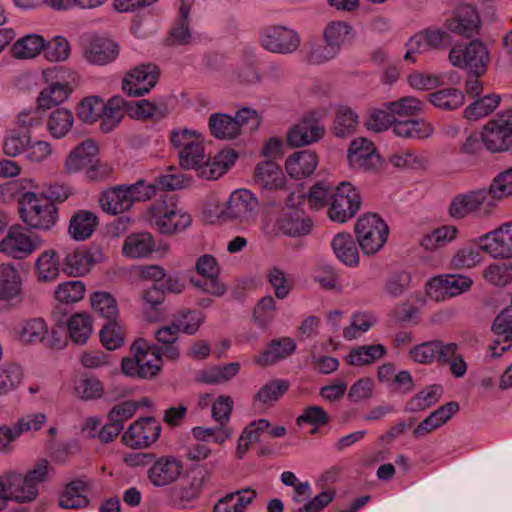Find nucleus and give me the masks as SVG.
Segmentation results:
<instances>
[{"label":"nucleus","mask_w":512,"mask_h":512,"mask_svg":"<svg viewBox=\"0 0 512 512\" xmlns=\"http://www.w3.org/2000/svg\"><path fill=\"white\" fill-rule=\"evenodd\" d=\"M98 226V217L87 210H79L70 219L69 234L77 241H83L92 236Z\"/></svg>","instance_id":"72a5a7b5"},{"label":"nucleus","mask_w":512,"mask_h":512,"mask_svg":"<svg viewBox=\"0 0 512 512\" xmlns=\"http://www.w3.org/2000/svg\"><path fill=\"white\" fill-rule=\"evenodd\" d=\"M323 135V125L318 120L308 117L290 130L288 142L291 146L300 147L318 141Z\"/></svg>","instance_id":"a878e982"},{"label":"nucleus","mask_w":512,"mask_h":512,"mask_svg":"<svg viewBox=\"0 0 512 512\" xmlns=\"http://www.w3.org/2000/svg\"><path fill=\"white\" fill-rule=\"evenodd\" d=\"M19 213L27 226L42 231L52 229L58 220V209L54 203L34 192H26L21 196Z\"/></svg>","instance_id":"7ed1b4c3"},{"label":"nucleus","mask_w":512,"mask_h":512,"mask_svg":"<svg viewBox=\"0 0 512 512\" xmlns=\"http://www.w3.org/2000/svg\"><path fill=\"white\" fill-rule=\"evenodd\" d=\"M492 330L497 338L488 347L485 361L498 359L512 345V304L494 319Z\"/></svg>","instance_id":"f3484780"},{"label":"nucleus","mask_w":512,"mask_h":512,"mask_svg":"<svg viewBox=\"0 0 512 512\" xmlns=\"http://www.w3.org/2000/svg\"><path fill=\"white\" fill-rule=\"evenodd\" d=\"M23 369L16 363H5L0 367V396L16 390L23 381Z\"/></svg>","instance_id":"6e6d98bb"},{"label":"nucleus","mask_w":512,"mask_h":512,"mask_svg":"<svg viewBox=\"0 0 512 512\" xmlns=\"http://www.w3.org/2000/svg\"><path fill=\"white\" fill-rule=\"evenodd\" d=\"M317 166L318 156L311 150L294 152L285 162L287 173L295 179H302L310 176Z\"/></svg>","instance_id":"cd10ccee"},{"label":"nucleus","mask_w":512,"mask_h":512,"mask_svg":"<svg viewBox=\"0 0 512 512\" xmlns=\"http://www.w3.org/2000/svg\"><path fill=\"white\" fill-rule=\"evenodd\" d=\"M133 357L122 360V371L127 376L153 378L162 367V358L157 348L150 347L144 339H137L131 346Z\"/></svg>","instance_id":"39448f33"},{"label":"nucleus","mask_w":512,"mask_h":512,"mask_svg":"<svg viewBox=\"0 0 512 512\" xmlns=\"http://www.w3.org/2000/svg\"><path fill=\"white\" fill-rule=\"evenodd\" d=\"M155 248L151 234L142 232L128 236L123 244V254L129 258H143L150 255Z\"/></svg>","instance_id":"ea45409f"},{"label":"nucleus","mask_w":512,"mask_h":512,"mask_svg":"<svg viewBox=\"0 0 512 512\" xmlns=\"http://www.w3.org/2000/svg\"><path fill=\"white\" fill-rule=\"evenodd\" d=\"M444 26L454 34L471 38L479 33L480 15L476 7L468 4L462 5L457 9L454 16L445 20Z\"/></svg>","instance_id":"412c9836"},{"label":"nucleus","mask_w":512,"mask_h":512,"mask_svg":"<svg viewBox=\"0 0 512 512\" xmlns=\"http://www.w3.org/2000/svg\"><path fill=\"white\" fill-rule=\"evenodd\" d=\"M289 389V383L285 380H273L266 383L256 393L254 400L265 406H272L277 402Z\"/></svg>","instance_id":"0e129e2a"},{"label":"nucleus","mask_w":512,"mask_h":512,"mask_svg":"<svg viewBox=\"0 0 512 512\" xmlns=\"http://www.w3.org/2000/svg\"><path fill=\"white\" fill-rule=\"evenodd\" d=\"M83 52L89 63L106 65L118 57L119 47L109 38L91 35L83 40Z\"/></svg>","instance_id":"6ab92c4d"},{"label":"nucleus","mask_w":512,"mask_h":512,"mask_svg":"<svg viewBox=\"0 0 512 512\" xmlns=\"http://www.w3.org/2000/svg\"><path fill=\"white\" fill-rule=\"evenodd\" d=\"M335 186L328 180L316 182L309 190L307 202L311 209L320 210L331 204L334 197Z\"/></svg>","instance_id":"3c124183"},{"label":"nucleus","mask_w":512,"mask_h":512,"mask_svg":"<svg viewBox=\"0 0 512 512\" xmlns=\"http://www.w3.org/2000/svg\"><path fill=\"white\" fill-rule=\"evenodd\" d=\"M161 425L152 418H141L131 424L123 435L124 443L135 449L147 448L160 436Z\"/></svg>","instance_id":"a211bd4d"},{"label":"nucleus","mask_w":512,"mask_h":512,"mask_svg":"<svg viewBox=\"0 0 512 512\" xmlns=\"http://www.w3.org/2000/svg\"><path fill=\"white\" fill-rule=\"evenodd\" d=\"M483 277L493 285H507L512 281V262L500 261L489 265Z\"/></svg>","instance_id":"774afa93"},{"label":"nucleus","mask_w":512,"mask_h":512,"mask_svg":"<svg viewBox=\"0 0 512 512\" xmlns=\"http://www.w3.org/2000/svg\"><path fill=\"white\" fill-rule=\"evenodd\" d=\"M271 427L267 419H258L248 424L242 431L236 448V456L242 459L249 451L252 443L258 442L263 432Z\"/></svg>","instance_id":"a19ab883"},{"label":"nucleus","mask_w":512,"mask_h":512,"mask_svg":"<svg viewBox=\"0 0 512 512\" xmlns=\"http://www.w3.org/2000/svg\"><path fill=\"white\" fill-rule=\"evenodd\" d=\"M482 144L491 152L506 151L512 146V109L482 127Z\"/></svg>","instance_id":"ddd939ff"},{"label":"nucleus","mask_w":512,"mask_h":512,"mask_svg":"<svg viewBox=\"0 0 512 512\" xmlns=\"http://www.w3.org/2000/svg\"><path fill=\"white\" fill-rule=\"evenodd\" d=\"M386 353V347L382 344L363 345L352 349L346 361L352 366L370 365L382 359Z\"/></svg>","instance_id":"37998d69"},{"label":"nucleus","mask_w":512,"mask_h":512,"mask_svg":"<svg viewBox=\"0 0 512 512\" xmlns=\"http://www.w3.org/2000/svg\"><path fill=\"white\" fill-rule=\"evenodd\" d=\"M359 123L358 114L348 106H341L338 108L335 123L334 132L338 137H346L355 132Z\"/></svg>","instance_id":"052dcab7"},{"label":"nucleus","mask_w":512,"mask_h":512,"mask_svg":"<svg viewBox=\"0 0 512 512\" xmlns=\"http://www.w3.org/2000/svg\"><path fill=\"white\" fill-rule=\"evenodd\" d=\"M460 407L458 402L451 401L433 411L426 417L414 430L416 437H422L446 424L454 415L457 414Z\"/></svg>","instance_id":"c756f323"},{"label":"nucleus","mask_w":512,"mask_h":512,"mask_svg":"<svg viewBox=\"0 0 512 512\" xmlns=\"http://www.w3.org/2000/svg\"><path fill=\"white\" fill-rule=\"evenodd\" d=\"M433 131L432 125L422 119L396 121L393 126V132L402 138L424 139L431 136Z\"/></svg>","instance_id":"c03bdc74"},{"label":"nucleus","mask_w":512,"mask_h":512,"mask_svg":"<svg viewBox=\"0 0 512 512\" xmlns=\"http://www.w3.org/2000/svg\"><path fill=\"white\" fill-rule=\"evenodd\" d=\"M98 148L92 140H87L78 145L66 158L65 168L69 173L84 170L97 156Z\"/></svg>","instance_id":"c9c22d12"},{"label":"nucleus","mask_w":512,"mask_h":512,"mask_svg":"<svg viewBox=\"0 0 512 512\" xmlns=\"http://www.w3.org/2000/svg\"><path fill=\"white\" fill-rule=\"evenodd\" d=\"M313 227L310 217L301 209L288 207L279 219L280 230L292 237L304 236L311 232Z\"/></svg>","instance_id":"393cba45"},{"label":"nucleus","mask_w":512,"mask_h":512,"mask_svg":"<svg viewBox=\"0 0 512 512\" xmlns=\"http://www.w3.org/2000/svg\"><path fill=\"white\" fill-rule=\"evenodd\" d=\"M54 82L45 87L38 96L40 109H52L63 103L78 84L77 73L68 68L59 67L47 73Z\"/></svg>","instance_id":"6e6552de"},{"label":"nucleus","mask_w":512,"mask_h":512,"mask_svg":"<svg viewBox=\"0 0 512 512\" xmlns=\"http://www.w3.org/2000/svg\"><path fill=\"white\" fill-rule=\"evenodd\" d=\"M258 200L247 189H238L231 193L222 215L242 226L251 225L257 216Z\"/></svg>","instance_id":"f8f14e48"},{"label":"nucleus","mask_w":512,"mask_h":512,"mask_svg":"<svg viewBox=\"0 0 512 512\" xmlns=\"http://www.w3.org/2000/svg\"><path fill=\"white\" fill-rule=\"evenodd\" d=\"M184 469V462L179 457L162 455L150 464L146 477L152 487L165 488L177 483Z\"/></svg>","instance_id":"9b49d317"},{"label":"nucleus","mask_w":512,"mask_h":512,"mask_svg":"<svg viewBox=\"0 0 512 512\" xmlns=\"http://www.w3.org/2000/svg\"><path fill=\"white\" fill-rule=\"evenodd\" d=\"M35 267L38 278L45 282L57 279L62 268L58 254L53 249L41 253L36 260Z\"/></svg>","instance_id":"de8ad7c7"},{"label":"nucleus","mask_w":512,"mask_h":512,"mask_svg":"<svg viewBox=\"0 0 512 512\" xmlns=\"http://www.w3.org/2000/svg\"><path fill=\"white\" fill-rule=\"evenodd\" d=\"M510 195H512V167L495 177L488 192L482 194V216L493 210L497 205V200Z\"/></svg>","instance_id":"b1692460"},{"label":"nucleus","mask_w":512,"mask_h":512,"mask_svg":"<svg viewBox=\"0 0 512 512\" xmlns=\"http://www.w3.org/2000/svg\"><path fill=\"white\" fill-rule=\"evenodd\" d=\"M377 322L376 316L369 311H357L351 316L350 326L344 328L343 337L346 340L356 339L361 333L370 330Z\"/></svg>","instance_id":"864d4df0"},{"label":"nucleus","mask_w":512,"mask_h":512,"mask_svg":"<svg viewBox=\"0 0 512 512\" xmlns=\"http://www.w3.org/2000/svg\"><path fill=\"white\" fill-rule=\"evenodd\" d=\"M355 233L363 252L370 255L377 253L384 246L389 229L378 215L365 214L357 220Z\"/></svg>","instance_id":"1a4fd4ad"},{"label":"nucleus","mask_w":512,"mask_h":512,"mask_svg":"<svg viewBox=\"0 0 512 512\" xmlns=\"http://www.w3.org/2000/svg\"><path fill=\"white\" fill-rule=\"evenodd\" d=\"M480 262V242L472 240L460 247L450 260L452 269H469Z\"/></svg>","instance_id":"a18cd8bd"},{"label":"nucleus","mask_w":512,"mask_h":512,"mask_svg":"<svg viewBox=\"0 0 512 512\" xmlns=\"http://www.w3.org/2000/svg\"><path fill=\"white\" fill-rule=\"evenodd\" d=\"M7 477V488L11 501L26 503L33 501L38 495V488L26 479L22 474L16 472L5 473Z\"/></svg>","instance_id":"2f4dec72"},{"label":"nucleus","mask_w":512,"mask_h":512,"mask_svg":"<svg viewBox=\"0 0 512 512\" xmlns=\"http://www.w3.org/2000/svg\"><path fill=\"white\" fill-rule=\"evenodd\" d=\"M99 203L102 210L111 215L128 211L133 205L126 185H119L102 192Z\"/></svg>","instance_id":"c85d7f7f"},{"label":"nucleus","mask_w":512,"mask_h":512,"mask_svg":"<svg viewBox=\"0 0 512 512\" xmlns=\"http://www.w3.org/2000/svg\"><path fill=\"white\" fill-rule=\"evenodd\" d=\"M457 233L458 229L455 226H441L424 235L420 241V245L426 251H434L456 239Z\"/></svg>","instance_id":"8fccbe9b"},{"label":"nucleus","mask_w":512,"mask_h":512,"mask_svg":"<svg viewBox=\"0 0 512 512\" xmlns=\"http://www.w3.org/2000/svg\"><path fill=\"white\" fill-rule=\"evenodd\" d=\"M238 158L231 149L222 150L211 158L205 153L204 140L194 144L190 149L179 154L181 167L199 172V176L207 180H216L230 169Z\"/></svg>","instance_id":"f257e3e1"},{"label":"nucleus","mask_w":512,"mask_h":512,"mask_svg":"<svg viewBox=\"0 0 512 512\" xmlns=\"http://www.w3.org/2000/svg\"><path fill=\"white\" fill-rule=\"evenodd\" d=\"M66 326L68 335L75 344H86L93 333V319L85 312L73 314L67 320Z\"/></svg>","instance_id":"e433bc0d"},{"label":"nucleus","mask_w":512,"mask_h":512,"mask_svg":"<svg viewBox=\"0 0 512 512\" xmlns=\"http://www.w3.org/2000/svg\"><path fill=\"white\" fill-rule=\"evenodd\" d=\"M472 283L473 281L464 275H438L427 282L426 293L432 300L443 302L468 291Z\"/></svg>","instance_id":"4468645a"},{"label":"nucleus","mask_w":512,"mask_h":512,"mask_svg":"<svg viewBox=\"0 0 512 512\" xmlns=\"http://www.w3.org/2000/svg\"><path fill=\"white\" fill-rule=\"evenodd\" d=\"M480 206V192L470 191L455 196L449 207V214L454 219H462L476 211Z\"/></svg>","instance_id":"09e8293b"},{"label":"nucleus","mask_w":512,"mask_h":512,"mask_svg":"<svg viewBox=\"0 0 512 512\" xmlns=\"http://www.w3.org/2000/svg\"><path fill=\"white\" fill-rule=\"evenodd\" d=\"M21 280L18 270L9 264L0 266V301H9L20 294Z\"/></svg>","instance_id":"79ce46f5"},{"label":"nucleus","mask_w":512,"mask_h":512,"mask_svg":"<svg viewBox=\"0 0 512 512\" xmlns=\"http://www.w3.org/2000/svg\"><path fill=\"white\" fill-rule=\"evenodd\" d=\"M159 77L156 65L141 64L130 70L123 79L122 89L129 96L139 97L150 92Z\"/></svg>","instance_id":"dca6fc26"},{"label":"nucleus","mask_w":512,"mask_h":512,"mask_svg":"<svg viewBox=\"0 0 512 512\" xmlns=\"http://www.w3.org/2000/svg\"><path fill=\"white\" fill-rule=\"evenodd\" d=\"M348 161L352 168L366 171L374 170L380 163L374 144L365 139H354L348 150Z\"/></svg>","instance_id":"5701e85b"},{"label":"nucleus","mask_w":512,"mask_h":512,"mask_svg":"<svg viewBox=\"0 0 512 512\" xmlns=\"http://www.w3.org/2000/svg\"><path fill=\"white\" fill-rule=\"evenodd\" d=\"M482 251L492 257H512V223L482 235Z\"/></svg>","instance_id":"4be33fe9"},{"label":"nucleus","mask_w":512,"mask_h":512,"mask_svg":"<svg viewBox=\"0 0 512 512\" xmlns=\"http://www.w3.org/2000/svg\"><path fill=\"white\" fill-rule=\"evenodd\" d=\"M336 257L344 265L357 267L360 262L359 251L355 240L349 233H338L331 242Z\"/></svg>","instance_id":"473e14b6"},{"label":"nucleus","mask_w":512,"mask_h":512,"mask_svg":"<svg viewBox=\"0 0 512 512\" xmlns=\"http://www.w3.org/2000/svg\"><path fill=\"white\" fill-rule=\"evenodd\" d=\"M45 40L37 34H30L17 40L12 47V52L16 58L28 59L36 57L42 50L44 51Z\"/></svg>","instance_id":"603ef678"},{"label":"nucleus","mask_w":512,"mask_h":512,"mask_svg":"<svg viewBox=\"0 0 512 512\" xmlns=\"http://www.w3.org/2000/svg\"><path fill=\"white\" fill-rule=\"evenodd\" d=\"M30 141L31 135L28 130H11L3 139V153L9 157H16L27 149Z\"/></svg>","instance_id":"4d7b16f0"},{"label":"nucleus","mask_w":512,"mask_h":512,"mask_svg":"<svg viewBox=\"0 0 512 512\" xmlns=\"http://www.w3.org/2000/svg\"><path fill=\"white\" fill-rule=\"evenodd\" d=\"M254 177L258 185L268 190L280 189L285 183V175L281 167L272 160L259 163Z\"/></svg>","instance_id":"f704fd0d"},{"label":"nucleus","mask_w":512,"mask_h":512,"mask_svg":"<svg viewBox=\"0 0 512 512\" xmlns=\"http://www.w3.org/2000/svg\"><path fill=\"white\" fill-rule=\"evenodd\" d=\"M73 122L74 117L70 110L58 108L50 114L47 127L53 137L62 138L70 131Z\"/></svg>","instance_id":"13d9d810"},{"label":"nucleus","mask_w":512,"mask_h":512,"mask_svg":"<svg viewBox=\"0 0 512 512\" xmlns=\"http://www.w3.org/2000/svg\"><path fill=\"white\" fill-rule=\"evenodd\" d=\"M42 240L31 238L20 229H11L0 241V251L15 259H24L40 248Z\"/></svg>","instance_id":"aec40b11"},{"label":"nucleus","mask_w":512,"mask_h":512,"mask_svg":"<svg viewBox=\"0 0 512 512\" xmlns=\"http://www.w3.org/2000/svg\"><path fill=\"white\" fill-rule=\"evenodd\" d=\"M91 306L95 312L107 320L117 319L119 311L116 299L108 292L96 291L91 297Z\"/></svg>","instance_id":"bf43d9fd"},{"label":"nucleus","mask_w":512,"mask_h":512,"mask_svg":"<svg viewBox=\"0 0 512 512\" xmlns=\"http://www.w3.org/2000/svg\"><path fill=\"white\" fill-rule=\"evenodd\" d=\"M296 342L290 337H281L270 342L267 349L255 357L258 365L268 366L283 360L294 353Z\"/></svg>","instance_id":"7c9ffc66"},{"label":"nucleus","mask_w":512,"mask_h":512,"mask_svg":"<svg viewBox=\"0 0 512 512\" xmlns=\"http://www.w3.org/2000/svg\"><path fill=\"white\" fill-rule=\"evenodd\" d=\"M442 394L443 387L440 384H432L410 398L405 404V411H423L438 402Z\"/></svg>","instance_id":"49530a36"},{"label":"nucleus","mask_w":512,"mask_h":512,"mask_svg":"<svg viewBox=\"0 0 512 512\" xmlns=\"http://www.w3.org/2000/svg\"><path fill=\"white\" fill-rule=\"evenodd\" d=\"M240 370L238 362H231L222 366H215L203 371L200 381L207 384L224 383L235 377Z\"/></svg>","instance_id":"680f3d73"},{"label":"nucleus","mask_w":512,"mask_h":512,"mask_svg":"<svg viewBox=\"0 0 512 512\" xmlns=\"http://www.w3.org/2000/svg\"><path fill=\"white\" fill-rule=\"evenodd\" d=\"M204 479L194 477L189 483L171 490L170 498L177 509H187L197 500L203 490Z\"/></svg>","instance_id":"4c0bfd02"},{"label":"nucleus","mask_w":512,"mask_h":512,"mask_svg":"<svg viewBox=\"0 0 512 512\" xmlns=\"http://www.w3.org/2000/svg\"><path fill=\"white\" fill-rule=\"evenodd\" d=\"M355 35L354 27L347 21L333 20L328 22L322 32L324 44L311 50L309 61L313 64H322L334 59L343 47L353 41Z\"/></svg>","instance_id":"f03ea898"},{"label":"nucleus","mask_w":512,"mask_h":512,"mask_svg":"<svg viewBox=\"0 0 512 512\" xmlns=\"http://www.w3.org/2000/svg\"><path fill=\"white\" fill-rule=\"evenodd\" d=\"M267 280L280 300L287 298L293 289V280L279 267L269 269Z\"/></svg>","instance_id":"69168bd1"},{"label":"nucleus","mask_w":512,"mask_h":512,"mask_svg":"<svg viewBox=\"0 0 512 512\" xmlns=\"http://www.w3.org/2000/svg\"><path fill=\"white\" fill-rule=\"evenodd\" d=\"M129 103L121 96H114L107 102H104L105 109L101 115V130L104 132L112 131L128 112Z\"/></svg>","instance_id":"58836bf2"},{"label":"nucleus","mask_w":512,"mask_h":512,"mask_svg":"<svg viewBox=\"0 0 512 512\" xmlns=\"http://www.w3.org/2000/svg\"><path fill=\"white\" fill-rule=\"evenodd\" d=\"M90 482L76 479L68 483L59 498V506L64 509H81L89 504L87 493Z\"/></svg>","instance_id":"bb28decb"},{"label":"nucleus","mask_w":512,"mask_h":512,"mask_svg":"<svg viewBox=\"0 0 512 512\" xmlns=\"http://www.w3.org/2000/svg\"><path fill=\"white\" fill-rule=\"evenodd\" d=\"M149 221L161 234H177L192 223L191 215L173 200L160 199L148 210Z\"/></svg>","instance_id":"20e7f679"},{"label":"nucleus","mask_w":512,"mask_h":512,"mask_svg":"<svg viewBox=\"0 0 512 512\" xmlns=\"http://www.w3.org/2000/svg\"><path fill=\"white\" fill-rule=\"evenodd\" d=\"M430 102L443 110H455L463 105L465 96L456 88H445L429 95Z\"/></svg>","instance_id":"5fc2aeb1"},{"label":"nucleus","mask_w":512,"mask_h":512,"mask_svg":"<svg viewBox=\"0 0 512 512\" xmlns=\"http://www.w3.org/2000/svg\"><path fill=\"white\" fill-rule=\"evenodd\" d=\"M260 125V118L255 110L243 108L235 117L227 114L216 113L209 118V129L212 135L218 139H234L242 128L250 131L256 130Z\"/></svg>","instance_id":"423d86ee"},{"label":"nucleus","mask_w":512,"mask_h":512,"mask_svg":"<svg viewBox=\"0 0 512 512\" xmlns=\"http://www.w3.org/2000/svg\"><path fill=\"white\" fill-rule=\"evenodd\" d=\"M361 203L358 190L351 183L342 182L334 190L328 217L333 222L345 223L357 214Z\"/></svg>","instance_id":"9d476101"},{"label":"nucleus","mask_w":512,"mask_h":512,"mask_svg":"<svg viewBox=\"0 0 512 512\" xmlns=\"http://www.w3.org/2000/svg\"><path fill=\"white\" fill-rule=\"evenodd\" d=\"M89 267L90 258L78 249L67 252L62 263L63 272L71 276H81L89 271Z\"/></svg>","instance_id":"e2e57ef3"},{"label":"nucleus","mask_w":512,"mask_h":512,"mask_svg":"<svg viewBox=\"0 0 512 512\" xmlns=\"http://www.w3.org/2000/svg\"><path fill=\"white\" fill-rule=\"evenodd\" d=\"M85 291V284L82 281L72 280L59 284L55 291V297L62 303H76L84 297Z\"/></svg>","instance_id":"338daca9"},{"label":"nucleus","mask_w":512,"mask_h":512,"mask_svg":"<svg viewBox=\"0 0 512 512\" xmlns=\"http://www.w3.org/2000/svg\"><path fill=\"white\" fill-rule=\"evenodd\" d=\"M261 45L272 53L291 54L300 46L298 33L285 26H269L261 34Z\"/></svg>","instance_id":"2eb2a0df"},{"label":"nucleus","mask_w":512,"mask_h":512,"mask_svg":"<svg viewBox=\"0 0 512 512\" xmlns=\"http://www.w3.org/2000/svg\"><path fill=\"white\" fill-rule=\"evenodd\" d=\"M452 66L464 69L468 73L467 92L480 95V40L453 46L448 55Z\"/></svg>","instance_id":"0eeeda50"}]
</instances>
